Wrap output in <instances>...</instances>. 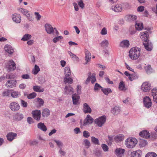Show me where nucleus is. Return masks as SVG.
Masks as SVG:
<instances>
[{
  "label": "nucleus",
  "mask_w": 157,
  "mask_h": 157,
  "mask_svg": "<svg viewBox=\"0 0 157 157\" xmlns=\"http://www.w3.org/2000/svg\"><path fill=\"white\" fill-rule=\"evenodd\" d=\"M140 38H141L143 41L147 42V43H143L145 49L148 51H151L152 49V44L148 40L149 37L148 33L146 31L145 32H142L140 33Z\"/></svg>",
  "instance_id": "1"
},
{
  "label": "nucleus",
  "mask_w": 157,
  "mask_h": 157,
  "mask_svg": "<svg viewBox=\"0 0 157 157\" xmlns=\"http://www.w3.org/2000/svg\"><path fill=\"white\" fill-rule=\"evenodd\" d=\"M140 49L137 47L131 48L129 52V56L132 59H136L140 55Z\"/></svg>",
  "instance_id": "2"
},
{
  "label": "nucleus",
  "mask_w": 157,
  "mask_h": 157,
  "mask_svg": "<svg viewBox=\"0 0 157 157\" xmlns=\"http://www.w3.org/2000/svg\"><path fill=\"white\" fill-rule=\"evenodd\" d=\"M125 144L128 148H133L137 144V140L134 138L129 137L125 141Z\"/></svg>",
  "instance_id": "3"
},
{
  "label": "nucleus",
  "mask_w": 157,
  "mask_h": 157,
  "mask_svg": "<svg viewBox=\"0 0 157 157\" xmlns=\"http://www.w3.org/2000/svg\"><path fill=\"white\" fill-rule=\"evenodd\" d=\"M106 120V117L105 115H103L95 119L94 122L98 126L101 127L105 123Z\"/></svg>",
  "instance_id": "4"
},
{
  "label": "nucleus",
  "mask_w": 157,
  "mask_h": 157,
  "mask_svg": "<svg viewBox=\"0 0 157 157\" xmlns=\"http://www.w3.org/2000/svg\"><path fill=\"white\" fill-rule=\"evenodd\" d=\"M124 74L126 76L128 77L129 79L131 81L138 79L139 77L136 73L134 71L133 72V74H130L128 71H125L124 72Z\"/></svg>",
  "instance_id": "5"
},
{
  "label": "nucleus",
  "mask_w": 157,
  "mask_h": 157,
  "mask_svg": "<svg viewBox=\"0 0 157 157\" xmlns=\"http://www.w3.org/2000/svg\"><path fill=\"white\" fill-rule=\"evenodd\" d=\"M32 113L33 117L35 120L38 121H40L41 115L40 110H33L32 111Z\"/></svg>",
  "instance_id": "6"
},
{
  "label": "nucleus",
  "mask_w": 157,
  "mask_h": 157,
  "mask_svg": "<svg viewBox=\"0 0 157 157\" xmlns=\"http://www.w3.org/2000/svg\"><path fill=\"white\" fill-rule=\"evenodd\" d=\"M151 89V84L148 82H143L141 86L142 90L144 92L148 91Z\"/></svg>",
  "instance_id": "7"
},
{
  "label": "nucleus",
  "mask_w": 157,
  "mask_h": 157,
  "mask_svg": "<svg viewBox=\"0 0 157 157\" xmlns=\"http://www.w3.org/2000/svg\"><path fill=\"white\" fill-rule=\"evenodd\" d=\"M20 105L16 102H11L9 105V107L11 110L14 112L18 111L20 109Z\"/></svg>",
  "instance_id": "8"
},
{
  "label": "nucleus",
  "mask_w": 157,
  "mask_h": 157,
  "mask_svg": "<svg viewBox=\"0 0 157 157\" xmlns=\"http://www.w3.org/2000/svg\"><path fill=\"white\" fill-rule=\"evenodd\" d=\"M143 103L144 106L147 108L150 107L151 105V99L148 96H146L144 98Z\"/></svg>",
  "instance_id": "9"
},
{
  "label": "nucleus",
  "mask_w": 157,
  "mask_h": 157,
  "mask_svg": "<svg viewBox=\"0 0 157 157\" xmlns=\"http://www.w3.org/2000/svg\"><path fill=\"white\" fill-rule=\"evenodd\" d=\"M8 68L9 71H13L16 68V64L13 60L9 61Z\"/></svg>",
  "instance_id": "10"
},
{
  "label": "nucleus",
  "mask_w": 157,
  "mask_h": 157,
  "mask_svg": "<svg viewBox=\"0 0 157 157\" xmlns=\"http://www.w3.org/2000/svg\"><path fill=\"white\" fill-rule=\"evenodd\" d=\"M17 134L16 133L13 132H10L7 133L6 136V138L7 140L11 142L13 140L15 139V137L17 136Z\"/></svg>",
  "instance_id": "11"
},
{
  "label": "nucleus",
  "mask_w": 157,
  "mask_h": 157,
  "mask_svg": "<svg viewBox=\"0 0 157 157\" xmlns=\"http://www.w3.org/2000/svg\"><path fill=\"white\" fill-rule=\"evenodd\" d=\"M44 27L48 34H51L54 33V29L51 25L46 23Z\"/></svg>",
  "instance_id": "12"
},
{
  "label": "nucleus",
  "mask_w": 157,
  "mask_h": 157,
  "mask_svg": "<svg viewBox=\"0 0 157 157\" xmlns=\"http://www.w3.org/2000/svg\"><path fill=\"white\" fill-rule=\"evenodd\" d=\"M139 135L145 139H147L150 138V133L147 130H143L140 132L139 133Z\"/></svg>",
  "instance_id": "13"
},
{
  "label": "nucleus",
  "mask_w": 157,
  "mask_h": 157,
  "mask_svg": "<svg viewBox=\"0 0 157 157\" xmlns=\"http://www.w3.org/2000/svg\"><path fill=\"white\" fill-rule=\"evenodd\" d=\"M13 21L16 23H20L21 20V16L19 14L17 13L13 14L12 16Z\"/></svg>",
  "instance_id": "14"
},
{
  "label": "nucleus",
  "mask_w": 157,
  "mask_h": 157,
  "mask_svg": "<svg viewBox=\"0 0 157 157\" xmlns=\"http://www.w3.org/2000/svg\"><path fill=\"white\" fill-rule=\"evenodd\" d=\"M94 121V119L92 118L90 115H88L83 122V125H86L88 123L92 124Z\"/></svg>",
  "instance_id": "15"
},
{
  "label": "nucleus",
  "mask_w": 157,
  "mask_h": 157,
  "mask_svg": "<svg viewBox=\"0 0 157 157\" xmlns=\"http://www.w3.org/2000/svg\"><path fill=\"white\" fill-rule=\"evenodd\" d=\"M72 98L73 105H77L80 98L79 96L76 93L72 95Z\"/></svg>",
  "instance_id": "16"
},
{
  "label": "nucleus",
  "mask_w": 157,
  "mask_h": 157,
  "mask_svg": "<svg viewBox=\"0 0 157 157\" xmlns=\"http://www.w3.org/2000/svg\"><path fill=\"white\" fill-rule=\"evenodd\" d=\"M17 82V81L15 80H9L6 82V85L7 86V88H13V87L15 86Z\"/></svg>",
  "instance_id": "17"
},
{
  "label": "nucleus",
  "mask_w": 157,
  "mask_h": 157,
  "mask_svg": "<svg viewBox=\"0 0 157 157\" xmlns=\"http://www.w3.org/2000/svg\"><path fill=\"white\" fill-rule=\"evenodd\" d=\"M24 118L23 115L20 113H16L13 117V120L15 121H21Z\"/></svg>",
  "instance_id": "18"
},
{
  "label": "nucleus",
  "mask_w": 157,
  "mask_h": 157,
  "mask_svg": "<svg viewBox=\"0 0 157 157\" xmlns=\"http://www.w3.org/2000/svg\"><path fill=\"white\" fill-rule=\"evenodd\" d=\"M83 111L85 113H90L92 109L89 105L86 103H85L83 105Z\"/></svg>",
  "instance_id": "19"
},
{
  "label": "nucleus",
  "mask_w": 157,
  "mask_h": 157,
  "mask_svg": "<svg viewBox=\"0 0 157 157\" xmlns=\"http://www.w3.org/2000/svg\"><path fill=\"white\" fill-rule=\"evenodd\" d=\"M131 157H141V151L138 150L132 152L130 154Z\"/></svg>",
  "instance_id": "20"
},
{
  "label": "nucleus",
  "mask_w": 157,
  "mask_h": 157,
  "mask_svg": "<svg viewBox=\"0 0 157 157\" xmlns=\"http://www.w3.org/2000/svg\"><path fill=\"white\" fill-rule=\"evenodd\" d=\"M115 154L117 156L121 157L122 155L124 154L125 152V150L121 148H117L115 150Z\"/></svg>",
  "instance_id": "21"
},
{
  "label": "nucleus",
  "mask_w": 157,
  "mask_h": 157,
  "mask_svg": "<svg viewBox=\"0 0 157 157\" xmlns=\"http://www.w3.org/2000/svg\"><path fill=\"white\" fill-rule=\"evenodd\" d=\"M5 50L8 53L11 54L14 52V50L12 47L10 45H6L5 46Z\"/></svg>",
  "instance_id": "22"
},
{
  "label": "nucleus",
  "mask_w": 157,
  "mask_h": 157,
  "mask_svg": "<svg viewBox=\"0 0 157 157\" xmlns=\"http://www.w3.org/2000/svg\"><path fill=\"white\" fill-rule=\"evenodd\" d=\"M130 43L129 41L128 40H124L121 41L120 43V46L122 48H128L129 47Z\"/></svg>",
  "instance_id": "23"
},
{
  "label": "nucleus",
  "mask_w": 157,
  "mask_h": 157,
  "mask_svg": "<svg viewBox=\"0 0 157 157\" xmlns=\"http://www.w3.org/2000/svg\"><path fill=\"white\" fill-rule=\"evenodd\" d=\"M124 136L122 134H119L116 136L114 138V140L117 142L123 140L124 139Z\"/></svg>",
  "instance_id": "24"
},
{
  "label": "nucleus",
  "mask_w": 157,
  "mask_h": 157,
  "mask_svg": "<svg viewBox=\"0 0 157 157\" xmlns=\"http://www.w3.org/2000/svg\"><path fill=\"white\" fill-rule=\"evenodd\" d=\"M95 156L97 157H102V151L98 148L96 149L93 151Z\"/></svg>",
  "instance_id": "25"
},
{
  "label": "nucleus",
  "mask_w": 157,
  "mask_h": 157,
  "mask_svg": "<svg viewBox=\"0 0 157 157\" xmlns=\"http://www.w3.org/2000/svg\"><path fill=\"white\" fill-rule=\"evenodd\" d=\"M50 114V111L47 108H45L43 109L42 115L43 117H48Z\"/></svg>",
  "instance_id": "26"
},
{
  "label": "nucleus",
  "mask_w": 157,
  "mask_h": 157,
  "mask_svg": "<svg viewBox=\"0 0 157 157\" xmlns=\"http://www.w3.org/2000/svg\"><path fill=\"white\" fill-rule=\"evenodd\" d=\"M85 59L86 61L85 64H86L88 62L90 61L91 59V54L90 52L87 50H85Z\"/></svg>",
  "instance_id": "27"
},
{
  "label": "nucleus",
  "mask_w": 157,
  "mask_h": 157,
  "mask_svg": "<svg viewBox=\"0 0 157 157\" xmlns=\"http://www.w3.org/2000/svg\"><path fill=\"white\" fill-rule=\"evenodd\" d=\"M37 127L38 128L44 132H46L47 129V127L45 125L44 123L42 122H40L38 123Z\"/></svg>",
  "instance_id": "28"
},
{
  "label": "nucleus",
  "mask_w": 157,
  "mask_h": 157,
  "mask_svg": "<svg viewBox=\"0 0 157 157\" xmlns=\"http://www.w3.org/2000/svg\"><path fill=\"white\" fill-rule=\"evenodd\" d=\"M120 111V108L117 106L113 108L111 110V113L114 115H116L119 114Z\"/></svg>",
  "instance_id": "29"
},
{
  "label": "nucleus",
  "mask_w": 157,
  "mask_h": 157,
  "mask_svg": "<svg viewBox=\"0 0 157 157\" xmlns=\"http://www.w3.org/2000/svg\"><path fill=\"white\" fill-rule=\"evenodd\" d=\"M135 26L136 29L137 30H141L144 28L142 23H137L136 22Z\"/></svg>",
  "instance_id": "30"
},
{
  "label": "nucleus",
  "mask_w": 157,
  "mask_h": 157,
  "mask_svg": "<svg viewBox=\"0 0 157 157\" xmlns=\"http://www.w3.org/2000/svg\"><path fill=\"white\" fill-rule=\"evenodd\" d=\"M69 76H65L64 78V82L65 83H68L69 84H72L73 83V80Z\"/></svg>",
  "instance_id": "31"
},
{
  "label": "nucleus",
  "mask_w": 157,
  "mask_h": 157,
  "mask_svg": "<svg viewBox=\"0 0 157 157\" xmlns=\"http://www.w3.org/2000/svg\"><path fill=\"white\" fill-rule=\"evenodd\" d=\"M33 89L35 92H42L44 91V88L40 89V87L39 86H34L33 87Z\"/></svg>",
  "instance_id": "32"
},
{
  "label": "nucleus",
  "mask_w": 157,
  "mask_h": 157,
  "mask_svg": "<svg viewBox=\"0 0 157 157\" xmlns=\"http://www.w3.org/2000/svg\"><path fill=\"white\" fill-rule=\"evenodd\" d=\"M64 72L65 76H70L71 74L70 67H66L64 68Z\"/></svg>",
  "instance_id": "33"
},
{
  "label": "nucleus",
  "mask_w": 157,
  "mask_h": 157,
  "mask_svg": "<svg viewBox=\"0 0 157 157\" xmlns=\"http://www.w3.org/2000/svg\"><path fill=\"white\" fill-rule=\"evenodd\" d=\"M144 68L147 74H150L152 72V69L150 65L145 67Z\"/></svg>",
  "instance_id": "34"
},
{
  "label": "nucleus",
  "mask_w": 157,
  "mask_h": 157,
  "mask_svg": "<svg viewBox=\"0 0 157 157\" xmlns=\"http://www.w3.org/2000/svg\"><path fill=\"white\" fill-rule=\"evenodd\" d=\"M101 91L105 95H108L110 93L112 92L111 89L109 88H103L101 89Z\"/></svg>",
  "instance_id": "35"
},
{
  "label": "nucleus",
  "mask_w": 157,
  "mask_h": 157,
  "mask_svg": "<svg viewBox=\"0 0 157 157\" xmlns=\"http://www.w3.org/2000/svg\"><path fill=\"white\" fill-rule=\"evenodd\" d=\"M34 101L38 102L39 105L40 106H43L44 103V101L41 98H38L34 100Z\"/></svg>",
  "instance_id": "36"
},
{
  "label": "nucleus",
  "mask_w": 157,
  "mask_h": 157,
  "mask_svg": "<svg viewBox=\"0 0 157 157\" xmlns=\"http://www.w3.org/2000/svg\"><path fill=\"white\" fill-rule=\"evenodd\" d=\"M112 9L115 12H118L121 11L122 7L120 5H117Z\"/></svg>",
  "instance_id": "37"
},
{
  "label": "nucleus",
  "mask_w": 157,
  "mask_h": 157,
  "mask_svg": "<svg viewBox=\"0 0 157 157\" xmlns=\"http://www.w3.org/2000/svg\"><path fill=\"white\" fill-rule=\"evenodd\" d=\"M17 10L19 11L21 13L24 15L25 16H26L27 14L29 12V11L27 10L21 8H18Z\"/></svg>",
  "instance_id": "38"
},
{
  "label": "nucleus",
  "mask_w": 157,
  "mask_h": 157,
  "mask_svg": "<svg viewBox=\"0 0 157 157\" xmlns=\"http://www.w3.org/2000/svg\"><path fill=\"white\" fill-rule=\"evenodd\" d=\"M127 18L129 21H134L136 20L137 17L134 15H129L127 16Z\"/></svg>",
  "instance_id": "39"
},
{
  "label": "nucleus",
  "mask_w": 157,
  "mask_h": 157,
  "mask_svg": "<svg viewBox=\"0 0 157 157\" xmlns=\"http://www.w3.org/2000/svg\"><path fill=\"white\" fill-rule=\"evenodd\" d=\"M32 36L31 35L28 34H25L21 40L24 41H26L29 40L31 38Z\"/></svg>",
  "instance_id": "40"
},
{
  "label": "nucleus",
  "mask_w": 157,
  "mask_h": 157,
  "mask_svg": "<svg viewBox=\"0 0 157 157\" xmlns=\"http://www.w3.org/2000/svg\"><path fill=\"white\" fill-rule=\"evenodd\" d=\"M139 145L140 147H143L147 144V141L145 140H140L139 141Z\"/></svg>",
  "instance_id": "41"
},
{
  "label": "nucleus",
  "mask_w": 157,
  "mask_h": 157,
  "mask_svg": "<svg viewBox=\"0 0 157 157\" xmlns=\"http://www.w3.org/2000/svg\"><path fill=\"white\" fill-rule=\"evenodd\" d=\"M11 94L12 97L13 98H17L21 95L20 93L17 91H13Z\"/></svg>",
  "instance_id": "42"
},
{
  "label": "nucleus",
  "mask_w": 157,
  "mask_h": 157,
  "mask_svg": "<svg viewBox=\"0 0 157 157\" xmlns=\"http://www.w3.org/2000/svg\"><path fill=\"white\" fill-rule=\"evenodd\" d=\"M40 71V69L39 67L35 65L34 69L33 70V73L34 75L37 74Z\"/></svg>",
  "instance_id": "43"
},
{
  "label": "nucleus",
  "mask_w": 157,
  "mask_h": 157,
  "mask_svg": "<svg viewBox=\"0 0 157 157\" xmlns=\"http://www.w3.org/2000/svg\"><path fill=\"white\" fill-rule=\"evenodd\" d=\"M145 157H157V155L154 152H150L147 153Z\"/></svg>",
  "instance_id": "44"
},
{
  "label": "nucleus",
  "mask_w": 157,
  "mask_h": 157,
  "mask_svg": "<svg viewBox=\"0 0 157 157\" xmlns=\"http://www.w3.org/2000/svg\"><path fill=\"white\" fill-rule=\"evenodd\" d=\"M64 90H66V91L64 92L65 94H67V90H68L69 93L71 92L72 93H73L74 92V89L70 85H69V86H65Z\"/></svg>",
  "instance_id": "45"
},
{
  "label": "nucleus",
  "mask_w": 157,
  "mask_h": 157,
  "mask_svg": "<svg viewBox=\"0 0 157 157\" xmlns=\"http://www.w3.org/2000/svg\"><path fill=\"white\" fill-rule=\"evenodd\" d=\"M36 96V93L33 92L27 95V98L29 99H31L35 98Z\"/></svg>",
  "instance_id": "46"
},
{
  "label": "nucleus",
  "mask_w": 157,
  "mask_h": 157,
  "mask_svg": "<svg viewBox=\"0 0 157 157\" xmlns=\"http://www.w3.org/2000/svg\"><path fill=\"white\" fill-rule=\"evenodd\" d=\"M125 86L124 82L123 81L121 82L119 85V88L120 90H125Z\"/></svg>",
  "instance_id": "47"
},
{
  "label": "nucleus",
  "mask_w": 157,
  "mask_h": 157,
  "mask_svg": "<svg viewBox=\"0 0 157 157\" xmlns=\"http://www.w3.org/2000/svg\"><path fill=\"white\" fill-rule=\"evenodd\" d=\"M91 141L92 142L95 144L96 145H99V140L97 138L93 136L91 137Z\"/></svg>",
  "instance_id": "48"
},
{
  "label": "nucleus",
  "mask_w": 157,
  "mask_h": 157,
  "mask_svg": "<svg viewBox=\"0 0 157 157\" xmlns=\"http://www.w3.org/2000/svg\"><path fill=\"white\" fill-rule=\"evenodd\" d=\"M102 88L103 87L99 84L96 83L95 84L94 89L95 91H96L100 89L101 90Z\"/></svg>",
  "instance_id": "49"
},
{
  "label": "nucleus",
  "mask_w": 157,
  "mask_h": 157,
  "mask_svg": "<svg viewBox=\"0 0 157 157\" xmlns=\"http://www.w3.org/2000/svg\"><path fill=\"white\" fill-rule=\"evenodd\" d=\"M157 138V133L155 132H151L150 134V138L152 140H154L155 139Z\"/></svg>",
  "instance_id": "50"
},
{
  "label": "nucleus",
  "mask_w": 157,
  "mask_h": 157,
  "mask_svg": "<svg viewBox=\"0 0 157 157\" xmlns=\"http://www.w3.org/2000/svg\"><path fill=\"white\" fill-rule=\"evenodd\" d=\"M63 38V37L62 36H60L54 37L52 41L54 43H56L57 42L60 40L62 39Z\"/></svg>",
  "instance_id": "51"
},
{
  "label": "nucleus",
  "mask_w": 157,
  "mask_h": 157,
  "mask_svg": "<svg viewBox=\"0 0 157 157\" xmlns=\"http://www.w3.org/2000/svg\"><path fill=\"white\" fill-rule=\"evenodd\" d=\"M68 53L69 55L70 56L71 58L73 59L75 58V59L76 60H78L79 59L78 57L76 56L75 54L71 52L68 51Z\"/></svg>",
  "instance_id": "52"
},
{
  "label": "nucleus",
  "mask_w": 157,
  "mask_h": 157,
  "mask_svg": "<svg viewBox=\"0 0 157 157\" xmlns=\"http://www.w3.org/2000/svg\"><path fill=\"white\" fill-rule=\"evenodd\" d=\"M100 44L102 47H107L109 43L107 40H105L101 42Z\"/></svg>",
  "instance_id": "53"
},
{
  "label": "nucleus",
  "mask_w": 157,
  "mask_h": 157,
  "mask_svg": "<svg viewBox=\"0 0 157 157\" xmlns=\"http://www.w3.org/2000/svg\"><path fill=\"white\" fill-rule=\"evenodd\" d=\"M101 147L102 148L103 150L105 151H108L109 150V147L108 146L105 144H102L101 145Z\"/></svg>",
  "instance_id": "54"
},
{
  "label": "nucleus",
  "mask_w": 157,
  "mask_h": 157,
  "mask_svg": "<svg viewBox=\"0 0 157 157\" xmlns=\"http://www.w3.org/2000/svg\"><path fill=\"white\" fill-rule=\"evenodd\" d=\"M83 135L84 137L88 138L90 136V133L88 131L85 130L83 132Z\"/></svg>",
  "instance_id": "55"
},
{
  "label": "nucleus",
  "mask_w": 157,
  "mask_h": 157,
  "mask_svg": "<svg viewBox=\"0 0 157 157\" xmlns=\"http://www.w3.org/2000/svg\"><path fill=\"white\" fill-rule=\"evenodd\" d=\"M85 144V146L86 148H88L89 147L90 145V144L89 141L87 139H85L84 141Z\"/></svg>",
  "instance_id": "56"
},
{
  "label": "nucleus",
  "mask_w": 157,
  "mask_h": 157,
  "mask_svg": "<svg viewBox=\"0 0 157 157\" xmlns=\"http://www.w3.org/2000/svg\"><path fill=\"white\" fill-rule=\"evenodd\" d=\"M10 90H6L4 91L2 93V95L3 96H9L10 94Z\"/></svg>",
  "instance_id": "57"
},
{
  "label": "nucleus",
  "mask_w": 157,
  "mask_h": 157,
  "mask_svg": "<svg viewBox=\"0 0 157 157\" xmlns=\"http://www.w3.org/2000/svg\"><path fill=\"white\" fill-rule=\"evenodd\" d=\"M96 75L95 73H93L91 75V82L92 84H93L95 82H96V79L95 77Z\"/></svg>",
  "instance_id": "58"
},
{
  "label": "nucleus",
  "mask_w": 157,
  "mask_h": 157,
  "mask_svg": "<svg viewBox=\"0 0 157 157\" xmlns=\"http://www.w3.org/2000/svg\"><path fill=\"white\" fill-rule=\"evenodd\" d=\"M21 105L23 107L26 108L27 107L28 104L27 102L23 100H21Z\"/></svg>",
  "instance_id": "59"
},
{
  "label": "nucleus",
  "mask_w": 157,
  "mask_h": 157,
  "mask_svg": "<svg viewBox=\"0 0 157 157\" xmlns=\"http://www.w3.org/2000/svg\"><path fill=\"white\" fill-rule=\"evenodd\" d=\"M54 141L56 143L59 147L60 148H61V146H62L63 145V143L59 140L54 139Z\"/></svg>",
  "instance_id": "60"
},
{
  "label": "nucleus",
  "mask_w": 157,
  "mask_h": 157,
  "mask_svg": "<svg viewBox=\"0 0 157 157\" xmlns=\"http://www.w3.org/2000/svg\"><path fill=\"white\" fill-rule=\"evenodd\" d=\"M78 5L82 9L84 7L85 5L82 0H79V1L78 2Z\"/></svg>",
  "instance_id": "61"
},
{
  "label": "nucleus",
  "mask_w": 157,
  "mask_h": 157,
  "mask_svg": "<svg viewBox=\"0 0 157 157\" xmlns=\"http://www.w3.org/2000/svg\"><path fill=\"white\" fill-rule=\"evenodd\" d=\"M26 16L27 18L28 19L29 21H32L33 20V17L29 13L27 14Z\"/></svg>",
  "instance_id": "62"
},
{
  "label": "nucleus",
  "mask_w": 157,
  "mask_h": 157,
  "mask_svg": "<svg viewBox=\"0 0 157 157\" xmlns=\"http://www.w3.org/2000/svg\"><path fill=\"white\" fill-rule=\"evenodd\" d=\"M38 143V141L36 140H33L30 141L29 143L30 145L33 146L37 144Z\"/></svg>",
  "instance_id": "63"
},
{
  "label": "nucleus",
  "mask_w": 157,
  "mask_h": 157,
  "mask_svg": "<svg viewBox=\"0 0 157 157\" xmlns=\"http://www.w3.org/2000/svg\"><path fill=\"white\" fill-rule=\"evenodd\" d=\"M152 95L153 96L157 95V89L153 88L151 90Z\"/></svg>",
  "instance_id": "64"
}]
</instances>
